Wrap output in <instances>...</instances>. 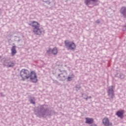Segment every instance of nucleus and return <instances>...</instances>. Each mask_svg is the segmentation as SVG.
Returning <instances> with one entry per match:
<instances>
[{
	"mask_svg": "<svg viewBox=\"0 0 126 126\" xmlns=\"http://www.w3.org/2000/svg\"><path fill=\"white\" fill-rule=\"evenodd\" d=\"M20 76L22 77L23 80L30 78V80L33 83H37L38 82L37 74H36V72L33 71H32L30 74V72H29L28 70L23 69L20 71Z\"/></svg>",
	"mask_w": 126,
	"mask_h": 126,
	"instance_id": "obj_1",
	"label": "nucleus"
},
{
	"mask_svg": "<svg viewBox=\"0 0 126 126\" xmlns=\"http://www.w3.org/2000/svg\"><path fill=\"white\" fill-rule=\"evenodd\" d=\"M34 114L39 118H46L51 116V111L45 105H39L34 111Z\"/></svg>",
	"mask_w": 126,
	"mask_h": 126,
	"instance_id": "obj_2",
	"label": "nucleus"
},
{
	"mask_svg": "<svg viewBox=\"0 0 126 126\" xmlns=\"http://www.w3.org/2000/svg\"><path fill=\"white\" fill-rule=\"evenodd\" d=\"M30 26L33 27V32L35 35H41L42 33H45V30L43 28L40 27V24L36 21H32L29 24Z\"/></svg>",
	"mask_w": 126,
	"mask_h": 126,
	"instance_id": "obj_3",
	"label": "nucleus"
},
{
	"mask_svg": "<svg viewBox=\"0 0 126 126\" xmlns=\"http://www.w3.org/2000/svg\"><path fill=\"white\" fill-rule=\"evenodd\" d=\"M64 44L67 50L75 51V49H76V45H75V43H74V42L72 41H69L68 40H65Z\"/></svg>",
	"mask_w": 126,
	"mask_h": 126,
	"instance_id": "obj_4",
	"label": "nucleus"
},
{
	"mask_svg": "<svg viewBox=\"0 0 126 126\" xmlns=\"http://www.w3.org/2000/svg\"><path fill=\"white\" fill-rule=\"evenodd\" d=\"M108 96L113 99L115 97V94H114V90L113 89V86H111L108 88Z\"/></svg>",
	"mask_w": 126,
	"mask_h": 126,
	"instance_id": "obj_5",
	"label": "nucleus"
},
{
	"mask_svg": "<svg viewBox=\"0 0 126 126\" xmlns=\"http://www.w3.org/2000/svg\"><path fill=\"white\" fill-rule=\"evenodd\" d=\"M96 2H98V0H85L84 3L87 6L89 5L94 4Z\"/></svg>",
	"mask_w": 126,
	"mask_h": 126,
	"instance_id": "obj_6",
	"label": "nucleus"
},
{
	"mask_svg": "<svg viewBox=\"0 0 126 126\" xmlns=\"http://www.w3.org/2000/svg\"><path fill=\"white\" fill-rule=\"evenodd\" d=\"M102 123L103 125L105 126H112V123H110L109 119L107 118H104L102 120Z\"/></svg>",
	"mask_w": 126,
	"mask_h": 126,
	"instance_id": "obj_7",
	"label": "nucleus"
},
{
	"mask_svg": "<svg viewBox=\"0 0 126 126\" xmlns=\"http://www.w3.org/2000/svg\"><path fill=\"white\" fill-rule=\"evenodd\" d=\"M120 13L123 15L124 18H126V7H122L120 10Z\"/></svg>",
	"mask_w": 126,
	"mask_h": 126,
	"instance_id": "obj_8",
	"label": "nucleus"
},
{
	"mask_svg": "<svg viewBox=\"0 0 126 126\" xmlns=\"http://www.w3.org/2000/svg\"><path fill=\"white\" fill-rule=\"evenodd\" d=\"M15 65V63L13 61H10L6 65L7 67H13Z\"/></svg>",
	"mask_w": 126,
	"mask_h": 126,
	"instance_id": "obj_9",
	"label": "nucleus"
},
{
	"mask_svg": "<svg viewBox=\"0 0 126 126\" xmlns=\"http://www.w3.org/2000/svg\"><path fill=\"white\" fill-rule=\"evenodd\" d=\"M93 119L86 118V124H88L89 125H91V124H93Z\"/></svg>",
	"mask_w": 126,
	"mask_h": 126,
	"instance_id": "obj_10",
	"label": "nucleus"
},
{
	"mask_svg": "<svg viewBox=\"0 0 126 126\" xmlns=\"http://www.w3.org/2000/svg\"><path fill=\"white\" fill-rule=\"evenodd\" d=\"M16 48V46H13L12 47V49L11 50L12 56H14V55H15V54H16L17 51H16V49H15Z\"/></svg>",
	"mask_w": 126,
	"mask_h": 126,
	"instance_id": "obj_11",
	"label": "nucleus"
},
{
	"mask_svg": "<svg viewBox=\"0 0 126 126\" xmlns=\"http://www.w3.org/2000/svg\"><path fill=\"white\" fill-rule=\"evenodd\" d=\"M117 116H118V118H123V116L124 115V113L121 111H118L116 113Z\"/></svg>",
	"mask_w": 126,
	"mask_h": 126,
	"instance_id": "obj_12",
	"label": "nucleus"
},
{
	"mask_svg": "<svg viewBox=\"0 0 126 126\" xmlns=\"http://www.w3.org/2000/svg\"><path fill=\"white\" fill-rule=\"evenodd\" d=\"M52 53L53 55H57L58 54V49H57V48H53L52 50Z\"/></svg>",
	"mask_w": 126,
	"mask_h": 126,
	"instance_id": "obj_13",
	"label": "nucleus"
},
{
	"mask_svg": "<svg viewBox=\"0 0 126 126\" xmlns=\"http://www.w3.org/2000/svg\"><path fill=\"white\" fill-rule=\"evenodd\" d=\"M30 102L31 104H32L33 105H34V104H35V98L31 97L30 99Z\"/></svg>",
	"mask_w": 126,
	"mask_h": 126,
	"instance_id": "obj_14",
	"label": "nucleus"
},
{
	"mask_svg": "<svg viewBox=\"0 0 126 126\" xmlns=\"http://www.w3.org/2000/svg\"><path fill=\"white\" fill-rule=\"evenodd\" d=\"M125 75L123 73H120V78H121V79H124V78H125Z\"/></svg>",
	"mask_w": 126,
	"mask_h": 126,
	"instance_id": "obj_15",
	"label": "nucleus"
},
{
	"mask_svg": "<svg viewBox=\"0 0 126 126\" xmlns=\"http://www.w3.org/2000/svg\"><path fill=\"white\" fill-rule=\"evenodd\" d=\"M52 49L49 48L48 50H47V54H48V55H50L51 53L52 52Z\"/></svg>",
	"mask_w": 126,
	"mask_h": 126,
	"instance_id": "obj_16",
	"label": "nucleus"
},
{
	"mask_svg": "<svg viewBox=\"0 0 126 126\" xmlns=\"http://www.w3.org/2000/svg\"><path fill=\"white\" fill-rule=\"evenodd\" d=\"M72 77H73V76H68L67 78L68 81H71V80H72Z\"/></svg>",
	"mask_w": 126,
	"mask_h": 126,
	"instance_id": "obj_17",
	"label": "nucleus"
},
{
	"mask_svg": "<svg viewBox=\"0 0 126 126\" xmlns=\"http://www.w3.org/2000/svg\"><path fill=\"white\" fill-rule=\"evenodd\" d=\"M76 88L77 89H76L77 91V90H79V89H80V86H79V85L76 86Z\"/></svg>",
	"mask_w": 126,
	"mask_h": 126,
	"instance_id": "obj_18",
	"label": "nucleus"
},
{
	"mask_svg": "<svg viewBox=\"0 0 126 126\" xmlns=\"http://www.w3.org/2000/svg\"><path fill=\"white\" fill-rule=\"evenodd\" d=\"M63 73H65V74H66V72L65 71H64L63 73H62L61 74H59L58 76H60V75H63Z\"/></svg>",
	"mask_w": 126,
	"mask_h": 126,
	"instance_id": "obj_19",
	"label": "nucleus"
},
{
	"mask_svg": "<svg viewBox=\"0 0 126 126\" xmlns=\"http://www.w3.org/2000/svg\"><path fill=\"white\" fill-rule=\"evenodd\" d=\"M95 23H97V24H99V23H100V21L99 20H97L96 21Z\"/></svg>",
	"mask_w": 126,
	"mask_h": 126,
	"instance_id": "obj_20",
	"label": "nucleus"
},
{
	"mask_svg": "<svg viewBox=\"0 0 126 126\" xmlns=\"http://www.w3.org/2000/svg\"><path fill=\"white\" fill-rule=\"evenodd\" d=\"M84 99H85L86 100V101H87V100H88V99H89V97L88 96L86 98H84Z\"/></svg>",
	"mask_w": 126,
	"mask_h": 126,
	"instance_id": "obj_21",
	"label": "nucleus"
},
{
	"mask_svg": "<svg viewBox=\"0 0 126 126\" xmlns=\"http://www.w3.org/2000/svg\"><path fill=\"white\" fill-rule=\"evenodd\" d=\"M44 2H46V3H48V4H50V2H48V1H45Z\"/></svg>",
	"mask_w": 126,
	"mask_h": 126,
	"instance_id": "obj_22",
	"label": "nucleus"
},
{
	"mask_svg": "<svg viewBox=\"0 0 126 126\" xmlns=\"http://www.w3.org/2000/svg\"><path fill=\"white\" fill-rule=\"evenodd\" d=\"M62 77H63L64 78L65 77V76L63 75V76H61Z\"/></svg>",
	"mask_w": 126,
	"mask_h": 126,
	"instance_id": "obj_23",
	"label": "nucleus"
},
{
	"mask_svg": "<svg viewBox=\"0 0 126 126\" xmlns=\"http://www.w3.org/2000/svg\"><path fill=\"white\" fill-rule=\"evenodd\" d=\"M89 99H90V98H91V96H88Z\"/></svg>",
	"mask_w": 126,
	"mask_h": 126,
	"instance_id": "obj_24",
	"label": "nucleus"
}]
</instances>
